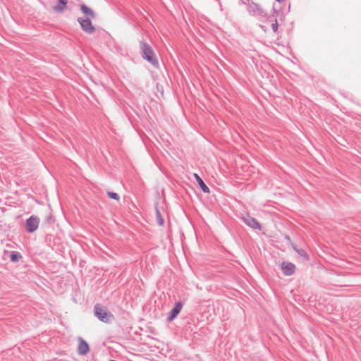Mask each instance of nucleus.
<instances>
[{
    "mask_svg": "<svg viewBox=\"0 0 361 361\" xmlns=\"http://www.w3.org/2000/svg\"><path fill=\"white\" fill-rule=\"evenodd\" d=\"M139 45L142 58L154 68H158L159 61L152 46L145 40L140 41Z\"/></svg>",
    "mask_w": 361,
    "mask_h": 361,
    "instance_id": "nucleus-1",
    "label": "nucleus"
},
{
    "mask_svg": "<svg viewBox=\"0 0 361 361\" xmlns=\"http://www.w3.org/2000/svg\"><path fill=\"white\" fill-rule=\"evenodd\" d=\"M94 314L98 319L106 324H111L115 319L114 314L107 307L100 303L94 305Z\"/></svg>",
    "mask_w": 361,
    "mask_h": 361,
    "instance_id": "nucleus-2",
    "label": "nucleus"
},
{
    "mask_svg": "<svg viewBox=\"0 0 361 361\" xmlns=\"http://www.w3.org/2000/svg\"><path fill=\"white\" fill-rule=\"evenodd\" d=\"M40 219L37 216L32 215L25 221V229L27 233L35 232L39 227Z\"/></svg>",
    "mask_w": 361,
    "mask_h": 361,
    "instance_id": "nucleus-3",
    "label": "nucleus"
},
{
    "mask_svg": "<svg viewBox=\"0 0 361 361\" xmlns=\"http://www.w3.org/2000/svg\"><path fill=\"white\" fill-rule=\"evenodd\" d=\"M78 22L80 23L82 30L88 34H92L95 32V28L92 25V21L90 18L84 19L82 18H78Z\"/></svg>",
    "mask_w": 361,
    "mask_h": 361,
    "instance_id": "nucleus-4",
    "label": "nucleus"
},
{
    "mask_svg": "<svg viewBox=\"0 0 361 361\" xmlns=\"http://www.w3.org/2000/svg\"><path fill=\"white\" fill-rule=\"evenodd\" d=\"M90 351L88 343L81 337L78 338L77 352L80 355H85Z\"/></svg>",
    "mask_w": 361,
    "mask_h": 361,
    "instance_id": "nucleus-5",
    "label": "nucleus"
},
{
    "mask_svg": "<svg viewBox=\"0 0 361 361\" xmlns=\"http://www.w3.org/2000/svg\"><path fill=\"white\" fill-rule=\"evenodd\" d=\"M281 270L286 276H290L294 274L296 267L291 262H282L281 264Z\"/></svg>",
    "mask_w": 361,
    "mask_h": 361,
    "instance_id": "nucleus-6",
    "label": "nucleus"
},
{
    "mask_svg": "<svg viewBox=\"0 0 361 361\" xmlns=\"http://www.w3.org/2000/svg\"><path fill=\"white\" fill-rule=\"evenodd\" d=\"M183 307V305L180 302H178L175 304L173 309L169 312L168 317H167V321L171 322L173 320L178 314L180 313L181 309Z\"/></svg>",
    "mask_w": 361,
    "mask_h": 361,
    "instance_id": "nucleus-7",
    "label": "nucleus"
},
{
    "mask_svg": "<svg viewBox=\"0 0 361 361\" xmlns=\"http://www.w3.org/2000/svg\"><path fill=\"white\" fill-rule=\"evenodd\" d=\"M80 10L87 18L93 19L96 18V14L94 13V12L90 8L87 7L86 5H80Z\"/></svg>",
    "mask_w": 361,
    "mask_h": 361,
    "instance_id": "nucleus-8",
    "label": "nucleus"
},
{
    "mask_svg": "<svg viewBox=\"0 0 361 361\" xmlns=\"http://www.w3.org/2000/svg\"><path fill=\"white\" fill-rule=\"evenodd\" d=\"M194 176L202 190L205 193H209L210 192L208 186L204 183L203 180L197 175V173H194Z\"/></svg>",
    "mask_w": 361,
    "mask_h": 361,
    "instance_id": "nucleus-9",
    "label": "nucleus"
},
{
    "mask_svg": "<svg viewBox=\"0 0 361 361\" xmlns=\"http://www.w3.org/2000/svg\"><path fill=\"white\" fill-rule=\"evenodd\" d=\"M59 4L53 7V10L57 13H62L64 11L68 0H58Z\"/></svg>",
    "mask_w": 361,
    "mask_h": 361,
    "instance_id": "nucleus-10",
    "label": "nucleus"
},
{
    "mask_svg": "<svg viewBox=\"0 0 361 361\" xmlns=\"http://www.w3.org/2000/svg\"><path fill=\"white\" fill-rule=\"evenodd\" d=\"M155 214H156V221L159 226H163L164 224V218L158 209L157 207H155Z\"/></svg>",
    "mask_w": 361,
    "mask_h": 361,
    "instance_id": "nucleus-11",
    "label": "nucleus"
},
{
    "mask_svg": "<svg viewBox=\"0 0 361 361\" xmlns=\"http://www.w3.org/2000/svg\"><path fill=\"white\" fill-rule=\"evenodd\" d=\"M22 258V255L17 251H12L10 255V259L12 262H17Z\"/></svg>",
    "mask_w": 361,
    "mask_h": 361,
    "instance_id": "nucleus-12",
    "label": "nucleus"
},
{
    "mask_svg": "<svg viewBox=\"0 0 361 361\" xmlns=\"http://www.w3.org/2000/svg\"><path fill=\"white\" fill-rule=\"evenodd\" d=\"M250 227L253 229L261 230L260 224L255 219H250Z\"/></svg>",
    "mask_w": 361,
    "mask_h": 361,
    "instance_id": "nucleus-13",
    "label": "nucleus"
},
{
    "mask_svg": "<svg viewBox=\"0 0 361 361\" xmlns=\"http://www.w3.org/2000/svg\"><path fill=\"white\" fill-rule=\"evenodd\" d=\"M107 195L111 199H114V200H118V201L120 200V197H119L118 194L116 193V192H111V191H108L107 192Z\"/></svg>",
    "mask_w": 361,
    "mask_h": 361,
    "instance_id": "nucleus-14",
    "label": "nucleus"
},
{
    "mask_svg": "<svg viewBox=\"0 0 361 361\" xmlns=\"http://www.w3.org/2000/svg\"><path fill=\"white\" fill-rule=\"evenodd\" d=\"M295 250H296V252L300 255H301L302 257H305L306 259H309L308 255H307V254L306 253V252L305 250H298L296 248H295Z\"/></svg>",
    "mask_w": 361,
    "mask_h": 361,
    "instance_id": "nucleus-15",
    "label": "nucleus"
},
{
    "mask_svg": "<svg viewBox=\"0 0 361 361\" xmlns=\"http://www.w3.org/2000/svg\"><path fill=\"white\" fill-rule=\"evenodd\" d=\"M54 219L53 218V216L52 215H49L47 219H46V222L49 224H51L52 223H54Z\"/></svg>",
    "mask_w": 361,
    "mask_h": 361,
    "instance_id": "nucleus-16",
    "label": "nucleus"
},
{
    "mask_svg": "<svg viewBox=\"0 0 361 361\" xmlns=\"http://www.w3.org/2000/svg\"><path fill=\"white\" fill-rule=\"evenodd\" d=\"M272 29L274 32H276L277 31V29H278V24H277V22L276 21L275 23L272 24Z\"/></svg>",
    "mask_w": 361,
    "mask_h": 361,
    "instance_id": "nucleus-17",
    "label": "nucleus"
},
{
    "mask_svg": "<svg viewBox=\"0 0 361 361\" xmlns=\"http://www.w3.org/2000/svg\"><path fill=\"white\" fill-rule=\"evenodd\" d=\"M243 220L247 225H248V220L245 217H243Z\"/></svg>",
    "mask_w": 361,
    "mask_h": 361,
    "instance_id": "nucleus-18",
    "label": "nucleus"
}]
</instances>
